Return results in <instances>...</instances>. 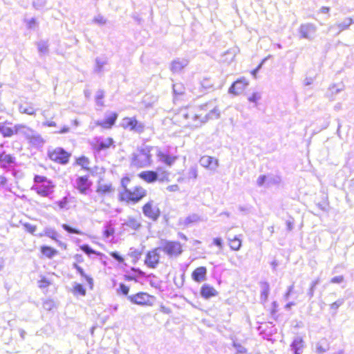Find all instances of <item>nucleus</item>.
I'll return each mask as SVG.
<instances>
[{"label": "nucleus", "instance_id": "nucleus-1", "mask_svg": "<svg viewBox=\"0 0 354 354\" xmlns=\"http://www.w3.org/2000/svg\"><path fill=\"white\" fill-rule=\"evenodd\" d=\"M152 149V147L145 145L138 147L136 150L131 154V166L138 168L150 167L153 162L151 153Z\"/></svg>", "mask_w": 354, "mask_h": 354}, {"label": "nucleus", "instance_id": "nucleus-2", "mask_svg": "<svg viewBox=\"0 0 354 354\" xmlns=\"http://www.w3.org/2000/svg\"><path fill=\"white\" fill-rule=\"evenodd\" d=\"M147 195V191L142 187H135L132 189H126L120 192V199L133 204L139 202Z\"/></svg>", "mask_w": 354, "mask_h": 354}, {"label": "nucleus", "instance_id": "nucleus-3", "mask_svg": "<svg viewBox=\"0 0 354 354\" xmlns=\"http://www.w3.org/2000/svg\"><path fill=\"white\" fill-rule=\"evenodd\" d=\"M161 251L165 252L169 257H177L183 252L182 245L178 241H171L166 239L160 241V245L158 247Z\"/></svg>", "mask_w": 354, "mask_h": 354}, {"label": "nucleus", "instance_id": "nucleus-4", "mask_svg": "<svg viewBox=\"0 0 354 354\" xmlns=\"http://www.w3.org/2000/svg\"><path fill=\"white\" fill-rule=\"evenodd\" d=\"M201 111H208L209 112L206 113L204 116L201 114V118L198 122V124H204L210 120H216L218 119L221 116L220 110L217 108L216 106H213L212 102L206 103L200 106Z\"/></svg>", "mask_w": 354, "mask_h": 354}, {"label": "nucleus", "instance_id": "nucleus-5", "mask_svg": "<svg viewBox=\"0 0 354 354\" xmlns=\"http://www.w3.org/2000/svg\"><path fill=\"white\" fill-rule=\"evenodd\" d=\"M127 299L139 306H152L153 297L147 292H140L128 296Z\"/></svg>", "mask_w": 354, "mask_h": 354}, {"label": "nucleus", "instance_id": "nucleus-6", "mask_svg": "<svg viewBox=\"0 0 354 354\" xmlns=\"http://www.w3.org/2000/svg\"><path fill=\"white\" fill-rule=\"evenodd\" d=\"M15 133L24 134L30 141L34 145H39L44 142L42 138L33 133V131L25 126L15 125Z\"/></svg>", "mask_w": 354, "mask_h": 354}, {"label": "nucleus", "instance_id": "nucleus-7", "mask_svg": "<svg viewBox=\"0 0 354 354\" xmlns=\"http://www.w3.org/2000/svg\"><path fill=\"white\" fill-rule=\"evenodd\" d=\"M70 156V153L61 147H57L53 151L48 152V157L51 160L62 165H65L68 162Z\"/></svg>", "mask_w": 354, "mask_h": 354}, {"label": "nucleus", "instance_id": "nucleus-8", "mask_svg": "<svg viewBox=\"0 0 354 354\" xmlns=\"http://www.w3.org/2000/svg\"><path fill=\"white\" fill-rule=\"evenodd\" d=\"M35 178H41L43 183L36 185L34 188L39 195L47 197L53 192L54 185L51 182L48 181L45 177L36 176Z\"/></svg>", "mask_w": 354, "mask_h": 354}, {"label": "nucleus", "instance_id": "nucleus-9", "mask_svg": "<svg viewBox=\"0 0 354 354\" xmlns=\"http://www.w3.org/2000/svg\"><path fill=\"white\" fill-rule=\"evenodd\" d=\"M317 27L313 24L307 23L301 24L299 28L300 37L312 41L315 37Z\"/></svg>", "mask_w": 354, "mask_h": 354}, {"label": "nucleus", "instance_id": "nucleus-10", "mask_svg": "<svg viewBox=\"0 0 354 354\" xmlns=\"http://www.w3.org/2000/svg\"><path fill=\"white\" fill-rule=\"evenodd\" d=\"M144 215L153 221H157L160 215V211L158 207L154 205L153 201H149L142 207Z\"/></svg>", "mask_w": 354, "mask_h": 354}, {"label": "nucleus", "instance_id": "nucleus-11", "mask_svg": "<svg viewBox=\"0 0 354 354\" xmlns=\"http://www.w3.org/2000/svg\"><path fill=\"white\" fill-rule=\"evenodd\" d=\"M159 251L161 250L160 249H158V247L152 251L147 252L145 263L148 267L151 268H155L157 266L160 261V254L158 252Z\"/></svg>", "mask_w": 354, "mask_h": 354}, {"label": "nucleus", "instance_id": "nucleus-12", "mask_svg": "<svg viewBox=\"0 0 354 354\" xmlns=\"http://www.w3.org/2000/svg\"><path fill=\"white\" fill-rule=\"evenodd\" d=\"M189 60L187 58H176L171 64L169 68L173 73H180L189 64Z\"/></svg>", "mask_w": 354, "mask_h": 354}, {"label": "nucleus", "instance_id": "nucleus-13", "mask_svg": "<svg viewBox=\"0 0 354 354\" xmlns=\"http://www.w3.org/2000/svg\"><path fill=\"white\" fill-rule=\"evenodd\" d=\"M113 140L111 138H96L95 142L93 144V148L97 151H100L102 150H105L109 148L111 145H113Z\"/></svg>", "mask_w": 354, "mask_h": 354}, {"label": "nucleus", "instance_id": "nucleus-14", "mask_svg": "<svg viewBox=\"0 0 354 354\" xmlns=\"http://www.w3.org/2000/svg\"><path fill=\"white\" fill-rule=\"evenodd\" d=\"M16 164L15 158L5 152L0 153V167L3 169H9Z\"/></svg>", "mask_w": 354, "mask_h": 354}, {"label": "nucleus", "instance_id": "nucleus-15", "mask_svg": "<svg viewBox=\"0 0 354 354\" xmlns=\"http://www.w3.org/2000/svg\"><path fill=\"white\" fill-rule=\"evenodd\" d=\"M77 188L81 194H86V191L90 189L92 183L88 180L86 176H80L76 180Z\"/></svg>", "mask_w": 354, "mask_h": 354}, {"label": "nucleus", "instance_id": "nucleus-16", "mask_svg": "<svg viewBox=\"0 0 354 354\" xmlns=\"http://www.w3.org/2000/svg\"><path fill=\"white\" fill-rule=\"evenodd\" d=\"M291 349L295 354H301L304 347V342L300 336H296L291 343Z\"/></svg>", "mask_w": 354, "mask_h": 354}, {"label": "nucleus", "instance_id": "nucleus-17", "mask_svg": "<svg viewBox=\"0 0 354 354\" xmlns=\"http://www.w3.org/2000/svg\"><path fill=\"white\" fill-rule=\"evenodd\" d=\"M218 294V292L209 284L205 283L201 288V295L202 297L207 299L212 297H215Z\"/></svg>", "mask_w": 354, "mask_h": 354}, {"label": "nucleus", "instance_id": "nucleus-18", "mask_svg": "<svg viewBox=\"0 0 354 354\" xmlns=\"http://www.w3.org/2000/svg\"><path fill=\"white\" fill-rule=\"evenodd\" d=\"M207 268L201 266L195 269L192 274V277L196 282H201L206 279Z\"/></svg>", "mask_w": 354, "mask_h": 354}, {"label": "nucleus", "instance_id": "nucleus-19", "mask_svg": "<svg viewBox=\"0 0 354 354\" xmlns=\"http://www.w3.org/2000/svg\"><path fill=\"white\" fill-rule=\"evenodd\" d=\"M118 118V114L115 113H111L104 120L97 121V124L102 127L104 129L111 128L115 122Z\"/></svg>", "mask_w": 354, "mask_h": 354}, {"label": "nucleus", "instance_id": "nucleus-20", "mask_svg": "<svg viewBox=\"0 0 354 354\" xmlns=\"http://www.w3.org/2000/svg\"><path fill=\"white\" fill-rule=\"evenodd\" d=\"M140 177L145 181L151 183L158 179V172L156 171H145L139 174Z\"/></svg>", "mask_w": 354, "mask_h": 354}, {"label": "nucleus", "instance_id": "nucleus-21", "mask_svg": "<svg viewBox=\"0 0 354 354\" xmlns=\"http://www.w3.org/2000/svg\"><path fill=\"white\" fill-rule=\"evenodd\" d=\"M199 162L201 166L204 167H210L211 169H216L218 166V160L216 159H214V158L211 156H203Z\"/></svg>", "mask_w": 354, "mask_h": 354}, {"label": "nucleus", "instance_id": "nucleus-22", "mask_svg": "<svg viewBox=\"0 0 354 354\" xmlns=\"http://www.w3.org/2000/svg\"><path fill=\"white\" fill-rule=\"evenodd\" d=\"M183 116L185 120H191L188 123L190 125H193L194 127H199L201 124H198L200 119L201 118V114L200 113H194L192 112L190 113H183Z\"/></svg>", "mask_w": 354, "mask_h": 354}, {"label": "nucleus", "instance_id": "nucleus-23", "mask_svg": "<svg viewBox=\"0 0 354 354\" xmlns=\"http://www.w3.org/2000/svg\"><path fill=\"white\" fill-rule=\"evenodd\" d=\"M156 155L160 161L164 162L168 166H171L176 160V156H171L169 154H166L160 150H158Z\"/></svg>", "mask_w": 354, "mask_h": 354}, {"label": "nucleus", "instance_id": "nucleus-24", "mask_svg": "<svg viewBox=\"0 0 354 354\" xmlns=\"http://www.w3.org/2000/svg\"><path fill=\"white\" fill-rule=\"evenodd\" d=\"M95 65L94 71L97 73H100L104 71V66L107 64L108 59L105 57H97L95 60Z\"/></svg>", "mask_w": 354, "mask_h": 354}, {"label": "nucleus", "instance_id": "nucleus-25", "mask_svg": "<svg viewBox=\"0 0 354 354\" xmlns=\"http://www.w3.org/2000/svg\"><path fill=\"white\" fill-rule=\"evenodd\" d=\"M261 291L260 299L261 302H266L270 292V285L267 281L260 283Z\"/></svg>", "mask_w": 354, "mask_h": 354}, {"label": "nucleus", "instance_id": "nucleus-26", "mask_svg": "<svg viewBox=\"0 0 354 354\" xmlns=\"http://www.w3.org/2000/svg\"><path fill=\"white\" fill-rule=\"evenodd\" d=\"M8 123L7 122H4L3 123H0V133L2 134L3 137H11L15 133V127L14 129L8 127L7 124Z\"/></svg>", "mask_w": 354, "mask_h": 354}, {"label": "nucleus", "instance_id": "nucleus-27", "mask_svg": "<svg viewBox=\"0 0 354 354\" xmlns=\"http://www.w3.org/2000/svg\"><path fill=\"white\" fill-rule=\"evenodd\" d=\"M113 190L111 183L104 184L102 182L99 181L97 187V192L98 194L104 195L112 192Z\"/></svg>", "mask_w": 354, "mask_h": 354}, {"label": "nucleus", "instance_id": "nucleus-28", "mask_svg": "<svg viewBox=\"0 0 354 354\" xmlns=\"http://www.w3.org/2000/svg\"><path fill=\"white\" fill-rule=\"evenodd\" d=\"M248 81L243 77L238 78L234 81L229 88H245L248 86Z\"/></svg>", "mask_w": 354, "mask_h": 354}, {"label": "nucleus", "instance_id": "nucleus-29", "mask_svg": "<svg viewBox=\"0 0 354 354\" xmlns=\"http://www.w3.org/2000/svg\"><path fill=\"white\" fill-rule=\"evenodd\" d=\"M230 247L232 250L238 251L240 250L241 247V240L237 237L236 236H234L232 239L228 238Z\"/></svg>", "mask_w": 354, "mask_h": 354}, {"label": "nucleus", "instance_id": "nucleus-30", "mask_svg": "<svg viewBox=\"0 0 354 354\" xmlns=\"http://www.w3.org/2000/svg\"><path fill=\"white\" fill-rule=\"evenodd\" d=\"M353 23V20L352 18L350 17L346 18L341 23H338L337 24V27L339 28V30L337 32V35H339L342 31L348 29Z\"/></svg>", "mask_w": 354, "mask_h": 354}, {"label": "nucleus", "instance_id": "nucleus-31", "mask_svg": "<svg viewBox=\"0 0 354 354\" xmlns=\"http://www.w3.org/2000/svg\"><path fill=\"white\" fill-rule=\"evenodd\" d=\"M41 252L48 258H52L57 253V251L55 249L46 245L41 248Z\"/></svg>", "mask_w": 354, "mask_h": 354}, {"label": "nucleus", "instance_id": "nucleus-32", "mask_svg": "<svg viewBox=\"0 0 354 354\" xmlns=\"http://www.w3.org/2000/svg\"><path fill=\"white\" fill-rule=\"evenodd\" d=\"M201 217L196 214H193L188 216L184 221V225L188 226L191 223H196L201 221Z\"/></svg>", "mask_w": 354, "mask_h": 354}, {"label": "nucleus", "instance_id": "nucleus-33", "mask_svg": "<svg viewBox=\"0 0 354 354\" xmlns=\"http://www.w3.org/2000/svg\"><path fill=\"white\" fill-rule=\"evenodd\" d=\"M24 22L26 25V27L29 30H33L37 26H38V22L37 21V19L35 17H32L29 19H25Z\"/></svg>", "mask_w": 354, "mask_h": 354}, {"label": "nucleus", "instance_id": "nucleus-34", "mask_svg": "<svg viewBox=\"0 0 354 354\" xmlns=\"http://www.w3.org/2000/svg\"><path fill=\"white\" fill-rule=\"evenodd\" d=\"M104 97V91L102 90H97L95 95V100L97 106H104V102L102 100Z\"/></svg>", "mask_w": 354, "mask_h": 354}, {"label": "nucleus", "instance_id": "nucleus-35", "mask_svg": "<svg viewBox=\"0 0 354 354\" xmlns=\"http://www.w3.org/2000/svg\"><path fill=\"white\" fill-rule=\"evenodd\" d=\"M78 273L81 275V277H84L86 281L88 282V283L89 284L90 286V288L92 289L93 288V279L88 276L84 271V270L82 269V267L80 268H77V270Z\"/></svg>", "mask_w": 354, "mask_h": 354}, {"label": "nucleus", "instance_id": "nucleus-36", "mask_svg": "<svg viewBox=\"0 0 354 354\" xmlns=\"http://www.w3.org/2000/svg\"><path fill=\"white\" fill-rule=\"evenodd\" d=\"M319 283V279H317L311 282L309 290L307 292V295L309 299H311L314 296V292L316 288L317 285Z\"/></svg>", "mask_w": 354, "mask_h": 354}, {"label": "nucleus", "instance_id": "nucleus-37", "mask_svg": "<svg viewBox=\"0 0 354 354\" xmlns=\"http://www.w3.org/2000/svg\"><path fill=\"white\" fill-rule=\"evenodd\" d=\"M126 225L133 230H138L141 226L140 223L135 218H129Z\"/></svg>", "mask_w": 354, "mask_h": 354}, {"label": "nucleus", "instance_id": "nucleus-38", "mask_svg": "<svg viewBox=\"0 0 354 354\" xmlns=\"http://www.w3.org/2000/svg\"><path fill=\"white\" fill-rule=\"evenodd\" d=\"M77 163L82 166V167L84 169L89 170L88 165H89V160L88 158L85 156H82L79 158L77 160Z\"/></svg>", "mask_w": 354, "mask_h": 354}, {"label": "nucleus", "instance_id": "nucleus-39", "mask_svg": "<svg viewBox=\"0 0 354 354\" xmlns=\"http://www.w3.org/2000/svg\"><path fill=\"white\" fill-rule=\"evenodd\" d=\"M38 51L41 54H46L48 52V46L46 41H41L37 44Z\"/></svg>", "mask_w": 354, "mask_h": 354}, {"label": "nucleus", "instance_id": "nucleus-40", "mask_svg": "<svg viewBox=\"0 0 354 354\" xmlns=\"http://www.w3.org/2000/svg\"><path fill=\"white\" fill-rule=\"evenodd\" d=\"M261 98V95L260 93L255 92L252 94V95L248 97L249 102L254 103V106H257V103L259 100Z\"/></svg>", "mask_w": 354, "mask_h": 354}, {"label": "nucleus", "instance_id": "nucleus-41", "mask_svg": "<svg viewBox=\"0 0 354 354\" xmlns=\"http://www.w3.org/2000/svg\"><path fill=\"white\" fill-rule=\"evenodd\" d=\"M73 288L75 293H77L82 296H84L86 295V289L82 284L75 283Z\"/></svg>", "mask_w": 354, "mask_h": 354}, {"label": "nucleus", "instance_id": "nucleus-42", "mask_svg": "<svg viewBox=\"0 0 354 354\" xmlns=\"http://www.w3.org/2000/svg\"><path fill=\"white\" fill-rule=\"evenodd\" d=\"M344 303V299H339L333 304H330V309L334 311V314H336V312L339 306H341Z\"/></svg>", "mask_w": 354, "mask_h": 354}, {"label": "nucleus", "instance_id": "nucleus-43", "mask_svg": "<svg viewBox=\"0 0 354 354\" xmlns=\"http://www.w3.org/2000/svg\"><path fill=\"white\" fill-rule=\"evenodd\" d=\"M156 171L158 172V180L165 181L168 179L169 174L166 171L162 170V168H158Z\"/></svg>", "mask_w": 354, "mask_h": 354}, {"label": "nucleus", "instance_id": "nucleus-44", "mask_svg": "<svg viewBox=\"0 0 354 354\" xmlns=\"http://www.w3.org/2000/svg\"><path fill=\"white\" fill-rule=\"evenodd\" d=\"M46 0H33L32 6L36 10H40L45 6Z\"/></svg>", "mask_w": 354, "mask_h": 354}, {"label": "nucleus", "instance_id": "nucleus-45", "mask_svg": "<svg viewBox=\"0 0 354 354\" xmlns=\"http://www.w3.org/2000/svg\"><path fill=\"white\" fill-rule=\"evenodd\" d=\"M118 292H120L123 295L129 296L128 293L129 292V287L126 286L124 283H120L119 288L118 289Z\"/></svg>", "mask_w": 354, "mask_h": 354}, {"label": "nucleus", "instance_id": "nucleus-46", "mask_svg": "<svg viewBox=\"0 0 354 354\" xmlns=\"http://www.w3.org/2000/svg\"><path fill=\"white\" fill-rule=\"evenodd\" d=\"M62 228L66 231L68 233H71V234H80L81 232L80 230L75 229V228H73L72 227H71L70 225H67V224H63L62 225Z\"/></svg>", "mask_w": 354, "mask_h": 354}, {"label": "nucleus", "instance_id": "nucleus-47", "mask_svg": "<svg viewBox=\"0 0 354 354\" xmlns=\"http://www.w3.org/2000/svg\"><path fill=\"white\" fill-rule=\"evenodd\" d=\"M19 111L22 113H26L28 115H33L35 114V110L32 107H26L24 105H21L19 106Z\"/></svg>", "mask_w": 354, "mask_h": 354}, {"label": "nucleus", "instance_id": "nucleus-48", "mask_svg": "<svg viewBox=\"0 0 354 354\" xmlns=\"http://www.w3.org/2000/svg\"><path fill=\"white\" fill-rule=\"evenodd\" d=\"M281 179L277 176H271L268 177L267 180V186H270L272 185H277L280 183Z\"/></svg>", "mask_w": 354, "mask_h": 354}, {"label": "nucleus", "instance_id": "nucleus-49", "mask_svg": "<svg viewBox=\"0 0 354 354\" xmlns=\"http://www.w3.org/2000/svg\"><path fill=\"white\" fill-rule=\"evenodd\" d=\"M93 21L95 24H97L101 25V26L104 25L106 23V19H104V17L101 15H98L95 16L93 18Z\"/></svg>", "mask_w": 354, "mask_h": 354}, {"label": "nucleus", "instance_id": "nucleus-50", "mask_svg": "<svg viewBox=\"0 0 354 354\" xmlns=\"http://www.w3.org/2000/svg\"><path fill=\"white\" fill-rule=\"evenodd\" d=\"M24 229L32 234H34L36 232L37 227L30 223H26L24 224Z\"/></svg>", "mask_w": 354, "mask_h": 354}, {"label": "nucleus", "instance_id": "nucleus-51", "mask_svg": "<svg viewBox=\"0 0 354 354\" xmlns=\"http://www.w3.org/2000/svg\"><path fill=\"white\" fill-rule=\"evenodd\" d=\"M81 250L86 254L90 255L91 254H96V252L92 249L88 245L84 244L81 246Z\"/></svg>", "mask_w": 354, "mask_h": 354}, {"label": "nucleus", "instance_id": "nucleus-52", "mask_svg": "<svg viewBox=\"0 0 354 354\" xmlns=\"http://www.w3.org/2000/svg\"><path fill=\"white\" fill-rule=\"evenodd\" d=\"M233 346L236 349L237 353L243 354L247 352L246 348L244 346H241L240 344L234 342Z\"/></svg>", "mask_w": 354, "mask_h": 354}, {"label": "nucleus", "instance_id": "nucleus-53", "mask_svg": "<svg viewBox=\"0 0 354 354\" xmlns=\"http://www.w3.org/2000/svg\"><path fill=\"white\" fill-rule=\"evenodd\" d=\"M54 307V301L53 300H46L43 303V308L46 310H50Z\"/></svg>", "mask_w": 354, "mask_h": 354}, {"label": "nucleus", "instance_id": "nucleus-54", "mask_svg": "<svg viewBox=\"0 0 354 354\" xmlns=\"http://www.w3.org/2000/svg\"><path fill=\"white\" fill-rule=\"evenodd\" d=\"M110 255L113 259L119 263H123L124 259V258L118 252H112Z\"/></svg>", "mask_w": 354, "mask_h": 354}, {"label": "nucleus", "instance_id": "nucleus-55", "mask_svg": "<svg viewBox=\"0 0 354 354\" xmlns=\"http://www.w3.org/2000/svg\"><path fill=\"white\" fill-rule=\"evenodd\" d=\"M46 235L53 240H56L58 234L54 230L48 229L46 231Z\"/></svg>", "mask_w": 354, "mask_h": 354}, {"label": "nucleus", "instance_id": "nucleus-56", "mask_svg": "<svg viewBox=\"0 0 354 354\" xmlns=\"http://www.w3.org/2000/svg\"><path fill=\"white\" fill-rule=\"evenodd\" d=\"M133 127L134 129L133 131H135L136 132L139 133L143 132L145 129L144 124L139 122L138 120L136 121V125H135V127Z\"/></svg>", "mask_w": 354, "mask_h": 354}, {"label": "nucleus", "instance_id": "nucleus-57", "mask_svg": "<svg viewBox=\"0 0 354 354\" xmlns=\"http://www.w3.org/2000/svg\"><path fill=\"white\" fill-rule=\"evenodd\" d=\"M268 177L266 175L260 176L257 180V184L259 187H262L266 182L267 183Z\"/></svg>", "mask_w": 354, "mask_h": 354}, {"label": "nucleus", "instance_id": "nucleus-58", "mask_svg": "<svg viewBox=\"0 0 354 354\" xmlns=\"http://www.w3.org/2000/svg\"><path fill=\"white\" fill-rule=\"evenodd\" d=\"M198 176L197 169L195 167H191L188 171L189 178H196Z\"/></svg>", "mask_w": 354, "mask_h": 354}, {"label": "nucleus", "instance_id": "nucleus-59", "mask_svg": "<svg viewBox=\"0 0 354 354\" xmlns=\"http://www.w3.org/2000/svg\"><path fill=\"white\" fill-rule=\"evenodd\" d=\"M113 233H114V229L111 227H109V226H106L104 231V234L106 238L112 236L113 234Z\"/></svg>", "mask_w": 354, "mask_h": 354}, {"label": "nucleus", "instance_id": "nucleus-60", "mask_svg": "<svg viewBox=\"0 0 354 354\" xmlns=\"http://www.w3.org/2000/svg\"><path fill=\"white\" fill-rule=\"evenodd\" d=\"M344 281V277L342 275L336 276L330 279L332 283H341Z\"/></svg>", "mask_w": 354, "mask_h": 354}, {"label": "nucleus", "instance_id": "nucleus-61", "mask_svg": "<svg viewBox=\"0 0 354 354\" xmlns=\"http://www.w3.org/2000/svg\"><path fill=\"white\" fill-rule=\"evenodd\" d=\"M68 202V198L66 197H64L61 201L57 202V203L60 209H64L66 207Z\"/></svg>", "mask_w": 354, "mask_h": 354}, {"label": "nucleus", "instance_id": "nucleus-62", "mask_svg": "<svg viewBox=\"0 0 354 354\" xmlns=\"http://www.w3.org/2000/svg\"><path fill=\"white\" fill-rule=\"evenodd\" d=\"M131 270L135 273L134 276H136V277H144L145 274V272L143 271H142L140 268H132Z\"/></svg>", "mask_w": 354, "mask_h": 354}, {"label": "nucleus", "instance_id": "nucleus-63", "mask_svg": "<svg viewBox=\"0 0 354 354\" xmlns=\"http://www.w3.org/2000/svg\"><path fill=\"white\" fill-rule=\"evenodd\" d=\"M213 243L220 249L223 248V240L221 238L217 237L213 239Z\"/></svg>", "mask_w": 354, "mask_h": 354}, {"label": "nucleus", "instance_id": "nucleus-64", "mask_svg": "<svg viewBox=\"0 0 354 354\" xmlns=\"http://www.w3.org/2000/svg\"><path fill=\"white\" fill-rule=\"evenodd\" d=\"M136 119H133V118H131V119H129L127 123V127H129L131 130H133L135 125H136Z\"/></svg>", "mask_w": 354, "mask_h": 354}]
</instances>
